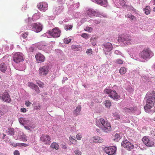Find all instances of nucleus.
Returning a JSON list of instances; mask_svg holds the SVG:
<instances>
[{
	"label": "nucleus",
	"mask_w": 155,
	"mask_h": 155,
	"mask_svg": "<svg viewBox=\"0 0 155 155\" xmlns=\"http://www.w3.org/2000/svg\"><path fill=\"white\" fill-rule=\"evenodd\" d=\"M146 97L147 98V104L144 107V108L146 112H148L151 110V109L155 101V91H150L148 92Z\"/></svg>",
	"instance_id": "obj_1"
},
{
	"label": "nucleus",
	"mask_w": 155,
	"mask_h": 155,
	"mask_svg": "<svg viewBox=\"0 0 155 155\" xmlns=\"http://www.w3.org/2000/svg\"><path fill=\"white\" fill-rule=\"evenodd\" d=\"M96 124L105 133H108L111 131L112 129L110 123L103 118H101L97 119Z\"/></svg>",
	"instance_id": "obj_2"
},
{
	"label": "nucleus",
	"mask_w": 155,
	"mask_h": 155,
	"mask_svg": "<svg viewBox=\"0 0 155 155\" xmlns=\"http://www.w3.org/2000/svg\"><path fill=\"white\" fill-rule=\"evenodd\" d=\"M154 55L153 52L149 48L143 49L140 53V58L145 60H148L151 58Z\"/></svg>",
	"instance_id": "obj_3"
},
{
	"label": "nucleus",
	"mask_w": 155,
	"mask_h": 155,
	"mask_svg": "<svg viewBox=\"0 0 155 155\" xmlns=\"http://www.w3.org/2000/svg\"><path fill=\"white\" fill-rule=\"evenodd\" d=\"M104 91L105 93L108 95V96L113 99L117 100L120 97V95L118 94L115 90H113L110 88H106Z\"/></svg>",
	"instance_id": "obj_4"
},
{
	"label": "nucleus",
	"mask_w": 155,
	"mask_h": 155,
	"mask_svg": "<svg viewBox=\"0 0 155 155\" xmlns=\"http://www.w3.org/2000/svg\"><path fill=\"white\" fill-rule=\"evenodd\" d=\"M119 40L123 43L125 45H130L132 42V40L130 37L124 35H121Z\"/></svg>",
	"instance_id": "obj_5"
},
{
	"label": "nucleus",
	"mask_w": 155,
	"mask_h": 155,
	"mask_svg": "<svg viewBox=\"0 0 155 155\" xmlns=\"http://www.w3.org/2000/svg\"><path fill=\"white\" fill-rule=\"evenodd\" d=\"M24 60L23 54L20 52L15 53L13 57V60L16 63L22 62Z\"/></svg>",
	"instance_id": "obj_6"
},
{
	"label": "nucleus",
	"mask_w": 155,
	"mask_h": 155,
	"mask_svg": "<svg viewBox=\"0 0 155 155\" xmlns=\"http://www.w3.org/2000/svg\"><path fill=\"white\" fill-rule=\"evenodd\" d=\"M49 67L48 65H45L40 67L39 70V73L41 76H45L48 72Z\"/></svg>",
	"instance_id": "obj_7"
},
{
	"label": "nucleus",
	"mask_w": 155,
	"mask_h": 155,
	"mask_svg": "<svg viewBox=\"0 0 155 155\" xmlns=\"http://www.w3.org/2000/svg\"><path fill=\"white\" fill-rule=\"evenodd\" d=\"M121 145L128 150L132 149L134 147V146L132 143L125 140L122 142Z\"/></svg>",
	"instance_id": "obj_8"
},
{
	"label": "nucleus",
	"mask_w": 155,
	"mask_h": 155,
	"mask_svg": "<svg viewBox=\"0 0 155 155\" xmlns=\"http://www.w3.org/2000/svg\"><path fill=\"white\" fill-rule=\"evenodd\" d=\"M116 150V147L115 146H112L105 147L104 150L105 153L108 155H112L115 153Z\"/></svg>",
	"instance_id": "obj_9"
},
{
	"label": "nucleus",
	"mask_w": 155,
	"mask_h": 155,
	"mask_svg": "<svg viewBox=\"0 0 155 155\" xmlns=\"http://www.w3.org/2000/svg\"><path fill=\"white\" fill-rule=\"evenodd\" d=\"M40 140L42 142L45 144H49L51 143V138L48 135H42L40 138Z\"/></svg>",
	"instance_id": "obj_10"
},
{
	"label": "nucleus",
	"mask_w": 155,
	"mask_h": 155,
	"mask_svg": "<svg viewBox=\"0 0 155 155\" xmlns=\"http://www.w3.org/2000/svg\"><path fill=\"white\" fill-rule=\"evenodd\" d=\"M32 30L36 32H39L41 31L42 25L39 23H34L31 24Z\"/></svg>",
	"instance_id": "obj_11"
},
{
	"label": "nucleus",
	"mask_w": 155,
	"mask_h": 155,
	"mask_svg": "<svg viewBox=\"0 0 155 155\" xmlns=\"http://www.w3.org/2000/svg\"><path fill=\"white\" fill-rule=\"evenodd\" d=\"M61 31L57 28H55L53 29L52 31H49V34L54 38L59 37L60 35Z\"/></svg>",
	"instance_id": "obj_12"
},
{
	"label": "nucleus",
	"mask_w": 155,
	"mask_h": 155,
	"mask_svg": "<svg viewBox=\"0 0 155 155\" xmlns=\"http://www.w3.org/2000/svg\"><path fill=\"white\" fill-rule=\"evenodd\" d=\"M103 50L106 55L107 53L111 51L113 48L112 45L110 43H107L103 45Z\"/></svg>",
	"instance_id": "obj_13"
},
{
	"label": "nucleus",
	"mask_w": 155,
	"mask_h": 155,
	"mask_svg": "<svg viewBox=\"0 0 155 155\" xmlns=\"http://www.w3.org/2000/svg\"><path fill=\"white\" fill-rule=\"evenodd\" d=\"M0 97L1 99L5 102L9 103L11 101L10 96L7 92H5L3 94H1Z\"/></svg>",
	"instance_id": "obj_14"
},
{
	"label": "nucleus",
	"mask_w": 155,
	"mask_h": 155,
	"mask_svg": "<svg viewBox=\"0 0 155 155\" xmlns=\"http://www.w3.org/2000/svg\"><path fill=\"white\" fill-rule=\"evenodd\" d=\"M142 141L148 147H151L154 145V142L150 140L146 137H144L142 139Z\"/></svg>",
	"instance_id": "obj_15"
},
{
	"label": "nucleus",
	"mask_w": 155,
	"mask_h": 155,
	"mask_svg": "<svg viewBox=\"0 0 155 155\" xmlns=\"http://www.w3.org/2000/svg\"><path fill=\"white\" fill-rule=\"evenodd\" d=\"M38 9L42 12H45L48 9V4L45 2L39 3L38 5Z\"/></svg>",
	"instance_id": "obj_16"
},
{
	"label": "nucleus",
	"mask_w": 155,
	"mask_h": 155,
	"mask_svg": "<svg viewBox=\"0 0 155 155\" xmlns=\"http://www.w3.org/2000/svg\"><path fill=\"white\" fill-rule=\"evenodd\" d=\"M28 85L30 88L34 90L36 93L38 94L40 92V91L38 86L33 83L29 82L28 83Z\"/></svg>",
	"instance_id": "obj_17"
},
{
	"label": "nucleus",
	"mask_w": 155,
	"mask_h": 155,
	"mask_svg": "<svg viewBox=\"0 0 155 155\" xmlns=\"http://www.w3.org/2000/svg\"><path fill=\"white\" fill-rule=\"evenodd\" d=\"M35 57L38 63L43 62L45 60L44 56L40 53L37 54L35 55Z\"/></svg>",
	"instance_id": "obj_18"
},
{
	"label": "nucleus",
	"mask_w": 155,
	"mask_h": 155,
	"mask_svg": "<svg viewBox=\"0 0 155 155\" xmlns=\"http://www.w3.org/2000/svg\"><path fill=\"white\" fill-rule=\"evenodd\" d=\"M93 2H96L97 4L105 7L107 5V0H91Z\"/></svg>",
	"instance_id": "obj_19"
},
{
	"label": "nucleus",
	"mask_w": 155,
	"mask_h": 155,
	"mask_svg": "<svg viewBox=\"0 0 155 155\" xmlns=\"http://www.w3.org/2000/svg\"><path fill=\"white\" fill-rule=\"evenodd\" d=\"M63 9V8L62 6H58L54 8H53V11L54 14L57 15L60 14L62 11Z\"/></svg>",
	"instance_id": "obj_20"
},
{
	"label": "nucleus",
	"mask_w": 155,
	"mask_h": 155,
	"mask_svg": "<svg viewBox=\"0 0 155 155\" xmlns=\"http://www.w3.org/2000/svg\"><path fill=\"white\" fill-rule=\"evenodd\" d=\"M8 64L3 62L0 64V70L3 72H5L7 69Z\"/></svg>",
	"instance_id": "obj_21"
},
{
	"label": "nucleus",
	"mask_w": 155,
	"mask_h": 155,
	"mask_svg": "<svg viewBox=\"0 0 155 155\" xmlns=\"http://www.w3.org/2000/svg\"><path fill=\"white\" fill-rule=\"evenodd\" d=\"M92 140L95 143H102L103 141V140L101 138L97 136L94 137Z\"/></svg>",
	"instance_id": "obj_22"
},
{
	"label": "nucleus",
	"mask_w": 155,
	"mask_h": 155,
	"mask_svg": "<svg viewBox=\"0 0 155 155\" xmlns=\"http://www.w3.org/2000/svg\"><path fill=\"white\" fill-rule=\"evenodd\" d=\"M96 12L94 10L91 9H88L86 13V15L88 17H91V16L95 15Z\"/></svg>",
	"instance_id": "obj_23"
},
{
	"label": "nucleus",
	"mask_w": 155,
	"mask_h": 155,
	"mask_svg": "<svg viewBox=\"0 0 155 155\" xmlns=\"http://www.w3.org/2000/svg\"><path fill=\"white\" fill-rule=\"evenodd\" d=\"M19 122L22 124H27L29 122L28 120L23 118H20L19 119Z\"/></svg>",
	"instance_id": "obj_24"
},
{
	"label": "nucleus",
	"mask_w": 155,
	"mask_h": 155,
	"mask_svg": "<svg viewBox=\"0 0 155 155\" xmlns=\"http://www.w3.org/2000/svg\"><path fill=\"white\" fill-rule=\"evenodd\" d=\"M137 110V108L136 107L130 108H125L124 110L126 112L130 113L133 112Z\"/></svg>",
	"instance_id": "obj_25"
},
{
	"label": "nucleus",
	"mask_w": 155,
	"mask_h": 155,
	"mask_svg": "<svg viewBox=\"0 0 155 155\" xmlns=\"http://www.w3.org/2000/svg\"><path fill=\"white\" fill-rule=\"evenodd\" d=\"M10 58H8V55H6L4 56L0 60V62H5V63L8 64Z\"/></svg>",
	"instance_id": "obj_26"
},
{
	"label": "nucleus",
	"mask_w": 155,
	"mask_h": 155,
	"mask_svg": "<svg viewBox=\"0 0 155 155\" xmlns=\"http://www.w3.org/2000/svg\"><path fill=\"white\" fill-rule=\"evenodd\" d=\"M81 106H78L74 112V114L76 116L79 114L81 111Z\"/></svg>",
	"instance_id": "obj_27"
},
{
	"label": "nucleus",
	"mask_w": 155,
	"mask_h": 155,
	"mask_svg": "<svg viewBox=\"0 0 155 155\" xmlns=\"http://www.w3.org/2000/svg\"><path fill=\"white\" fill-rule=\"evenodd\" d=\"M15 133L14 129L11 128H8V130L7 131V134L8 135H13Z\"/></svg>",
	"instance_id": "obj_28"
},
{
	"label": "nucleus",
	"mask_w": 155,
	"mask_h": 155,
	"mask_svg": "<svg viewBox=\"0 0 155 155\" xmlns=\"http://www.w3.org/2000/svg\"><path fill=\"white\" fill-rule=\"evenodd\" d=\"M52 148L58 150L59 149V147L58 144L56 143H53L51 144Z\"/></svg>",
	"instance_id": "obj_29"
},
{
	"label": "nucleus",
	"mask_w": 155,
	"mask_h": 155,
	"mask_svg": "<svg viewBox=\"0 0 155 155\" xmlns=\"http://www.w3.org/2000/svg\"><path fill=\"white\" fill-rule=\"evenodd\" d=\"M114 140L117 141H118L121 138L120 136V134H116L114 136Z\"/></svg>",
	"instance_id": "obj_30"
},
{
	"label": "nucleus",
	"mask_w": 155,
	"mask_h": 155,
	"mask_svg": "<svg viewBox=\"0 0 155 155\" xmlns=\"http://www.w3.org/2000/svg\"><path fill=\"white\" fill-rule=\"evenodd\" d=\"M80 46L78 45H73L71 46V48L75 51H78L80 48Z\"/></svg>",
	"instance_id": "obj_31"
},
{
	"label": "nucleus",
	"mask_w": 155,
	"mask_h": 155,
	"mask_svg": "<svg viewBox=\"0 0 155 155\" xmlns=\"http://www.w3.org/2000/svg\"><path fill=\"white\" fill-rule=\"evenodd\" d=\"M105 105L107 108H109L111 106V103L109 100H106L104 102Z\"/></svg>",
	"instance_id": "obj_32"
},
{
	"label": "nucleus",
	"mask_w": 155,
	"mask_h": 155,
	"mask_svg": "<svg viewBox=\"0 0 155 155\" xmlns=\"http://www.w3.org/2000/svg\"><path fill=\"white\" fill-rule=\"evenodd\" d=\"M144 13L146 15H148L150 13V7L149 6H147L145 8L143 9Z\"/></svg>",
	"instance_id": "obj_33"
},
{
	"label": "nucleus",
	"mask_w": 155,
	"mask_h": 155,
	"mask_svg": "<svg viewBox=\"0 0 155 155\" xmlns=\"http://www.w3.org/2000/svg\"><path fill=\"white\" fill-rule=\"evenodd\" d=\"M126 17L129 18L131 20H134L135 19V17L133 15H132L130 13H129L126 15Z\"/></svg>",
	"instance_id": "obj_34"
},
{
	"label": "nucleus",
	"mask_w": 155,
	"mask_h": 155,
	"mask_svg": "<svg viewBox=\"0 0 155 155\" xmlns=\"http://www.w3.org/2000/svg\"><path fill=\"white\" fill-rule=\"evenodd\" d=\"M127 71L126 69L124 67H122L119 70V72L121 74H125Z\"/></svg>",
	"instance_id": "obj_35"
},
{
	"label": "nucleus",
	"mask_w": 155,
	"mask_h": 155,
	"mask_svg": "<svg viewBox=\"0 0 155 155\" xmlns=\"http://www.w3.org/2000/svg\"><path fill=\"white\" fill-rule=\"evenodd\" d=\"M36 84L38 85L40 87L42 88L43 87L44 84L43 82L39 80L36 81Z\"/></svg>",
	"instance_id": "obj_36"
},
{
	"label": "nucleus",
	"mask_w": 155,
	"mask_h": 155,
	"mask_svg": "<svg viewBox=\"0 0 155 155\" xmlns=\"http://www.w3.org/2000/svg\"><path fill=\"white\" fill-rule=\"evenodd\" d=\"M117 4L118 7L120 6H123L125 4V0L122 1L120 2H118Z\"/></svg>",
	"instance_id": "obj_37"
},
{
	"label": "nucleus",
	"mask_w": 155,
	"mask_h": 155,
	"mask_svg": "<svg viewBox=\"0 0 155 155\" xmlns=\"http://www.w3.org/2000/svg\"><path fill=\"white\" fill-rule=\"evenodd\" d=\"M33 17L36 18V19H38L40 18V14L39 12L37 14H35L33 15Z\"/></svg>",
	"instance_id": "obj_38"
},
{
	"label": "nucleus",
	"mask_w": 155,
	"mask_h": 155,
	"mask_svg": "<svg viewBox=\"0 0 155 155\" xmlns=\"http://www.w3.org/2000/svg\"><path fill=\"white\" fill-rule=\"evenodd\" d=\"M74 153L76 155H81L82 154L81 152L78 148L75 150Z\"/></svg>",
	"instance_id": "obj_39"
},
{
	"label": "nucleus",
	"mask_w": 155,
	"mask_h": 155,
	"mask_svg": "<svg viewBox=\"0 0 155 155\" xmlns=\"http://www.w3.org/2000/svg\"><path fill=\"white\" fill-rule=\"evenodd\" d=\"M20 139H22L24 142L26 141V136L25 135H21L20 137Z\"/></svg>",
	"instance_id": "obj_40"
},
{
	"label": "nucleus",
	"mask_w": 155,
	"mask_h": 155,
	"mask_svg": "<svg viewBox=\"0 0 155 155\" xmlns=\"http://www.w3.org/2000/svg\"><path fill=\"white\" fill-rule=\"evenodd\" d=\"M72 6L73 7V9H75L78 8L79 6V3H77L75 4H74L73 5H72Z\"/></svg>",
	"instance_id": "obj_41"
},
{
	"label": "nucleus",
	"mask_w": 155,
	"mask_h": 155,
	"mask_svg": "<svg viewBox=\"0 0 155 155\" xmlns=\"http://www.w3.org/2000/svg\"><path fill=\"white\" fill-rule=\"evenodd\" d=\"M72 25H66L65 27V29L66 30H70L72 28Z\"/></svg>",
	"instance_id": "obj_42"
},
{
	"label": "nucleus",
	"mask_w": 155,
	"mask_h": 155,
	"mask_svg": "<svg viewBox=\"0 0 155 155\" xmlns=\"http://www.w3.org/2000/svg\"><path fill=\"white\" fill-rule=\"evenodd\" d=\"M28 35V32H26L23 33L21 35V37L24 38H26L27 37V36Z\"/></svg>",
	"instance_id": "obj_43"
},
{
	"label": "nucleus",
	"mask_w": 155,
	"mask_h": 155,
	"mask_svg": "<svg viewBox=\"0 0 155 155\" xmlns=\"http://www.w3.org/2000/svg\"><path fill=\"white\" fill-rule=\"evenodd\" d=\"M85 30L86 31L91 32L92 31L93 28L91 27H87L85 29Z\"/></svg>",
	"instance_id": "obj_44"
},
{
	"label": "nucleus",
	"mask_w": 155,
	"mask_h": 155,
	"mask_svg": "<svg viewBox=\"0 0 155 155\" xmlns=\"http://www.w3.org/2000/svg\"><path fill=\"white\" fill-rule=\"evenodd\" d=\"M71 39L64 38V42L65 44H68L71 42Z\"/></svg>",
	"instance_id": "obj_45"
},
{
	"label": "nucleus",
	"mask_w": 155,
	"mask_h": 155,
	"mask_svg": "<svg viewBox=\"0 0 155 155\" xmlns=\"http://www.w3.org/2000/svg\"><path fill=\"white\" fill-rule=\"evenodd\" d=\"M18 146L19 147L24 146L26 147L28 146V145L26 143H18Z\"/></svg>",
	"instance_id": "obj_46"
},
{
	"label": "nucleus",
	"mask_w": 155,
	"mask_h": 155,
	"mask_svg": "<svg viewBox=\"0 0 155 155\" xmlns=\"http://www.w3.org/2000/svg\"><path fill=\"white\" fill-rule=\"evenodd\" d=\"M95 38H92L91 39V41H92V45L94 46L96 44V42L95 41H94L95 40Z\"/></svg>",
	"instance_id": "obj_47"
},
{
	"label": "nucleus",
	"mask_w": 155,
	"mask_h": 155,
	"mask_svg": "<svg viewBox=\"0 0 155 155\" xmlns=\"http://www.w3.org/2000/svg\"><path fill=\"white\" fill-rule=\"evenodd\" d=\"M114 117L115 118V119L118 120L120 118L119 115L117 114H114Z\"/></svg>",
	"instance_id": "obj_48"
},
{
	"label": "nucleus",
	"mask_w": 155,
	"mask_h": 155,
	"mask_svg": "<svg viewBox=\"0 0 155 155\" xmlns=\"http://www.w3.org/2000/svg\"><path fill=\"white\" fill-rule=\"evenodd\" d=\"M92 50L91 49H87L86 51V53L87 54L91 55V54Z\"/></svg>",
	"instance_id": "obj_49"
},
{
	"label": "nucleus",
	"mask_w": 155,
	"mask_h": 155,
	"mask_svg": "<svg viewBox=\"0 0 155 155\" xmlns=\"http://www.w3.org/2000/svg\"><path fill=\"white\" fill-rule=\"evenodd\" d=\"M117 62L118 64H122L123 63V61L122 60L119 59H118L117 60Z\"/></svg>",
	"instance_id": "obj_50"
},
{
	"label": "nucleus",
	"mask_w": 155,
	"mask_h": 155,
	"mask_svg": "<svg viewBox=\"0 0 155 155\" xmlns=\"http://www.w3.org/2000/svg\"><path fill=\"white\" fill-rule=\"evenodd\" d=\"M101 20L100 19L94 20V22L96 24H99L101 22Z\"/></svg>",
	"instance_id": "obj_51"
},
{
	"label": "nucleus",
	"mask_w": 155,
	"mask_h": 155,
	"mask_svg": "<svg viewBox=\"0 0 155 155\" xmlns=\"http://www.w3.org/2000/svg\"><path fill=\"white\" fill-rule=\"evenodd\" d=\"M81 36L85 38H88L87 34L86 33H83L81 35Z\"/></svg>",
	"instance_id": "obj_52"
},
{
	"label": "nucleus",
	"mask_w": 155,
	"mask_h": 155,
	"mask_svg": "<svg viewBox=\"0 0 155 155\" xmlns=\"http://www.w3.org/2000/svg\"><path fill=\"white\" fill-rule=\"evenodd\" d=\"M76 137L77 140H81L82 137L81 135L77 134L76 135Z\"/></svg>",
	"instance_id": "obj_53"
},
{
	"label": "nucleus",
	"mask_w": 155,
	"mask_h": 155,
	"mask_svg": "<svg viewBox=\"0 0 155 155\" xmlns=\"http://www.w3.org/2000/svg\"><path fill=\"white\" fill-rule=\"evenodd\" d=\"M14 155H20L19 151L17 150H15L14 151Z\"/></svg>",
	"instance_id": "obj_54"
},
{
	"label": "nucleus",
	"mask_w": 155,
	"mask_h": 155,
	"mask_svg": "<svg viewBox=\"0 0 155 155\" xmlns=\"http://www.w3.org/2000/svg\"><path fill=\"white\" fill-rule=\"evenodd\" d=\"M114 53L116 54H119L120 55H121V53L118 50H116L114 52Z\"/></svg>",
	"instance_id": "obj_55"
},
{
	"label": "nucleus",
	"mask_w": 155,
	"mask_h": 155,
	"mask_svg": "<svg viewBox=\"0 0 155 155\" xmlns=\"http://www.w3.org/2000/svg\"><path fill=\"white\" fill-rule=\"evenodd\" d=\"M25 104L27 107H29L31 104V103L29 101H28L25 102Z\"/></svg>",
	"instance_id": "obj_56"
},
{
	"label": "nucleus",
	"mask_w": 155,
	"mask_h": 155,
	"mask_svg": "<svg viewBox=\"0 0 155 155\" xmlns=\"http://www.w3.org/2000/svg\"><path fill=\"white\" fill-rule=\"evenodd\" d=\"M21 112H24V113L26 111V109L25 108H21Z\"/></svg>",
	"instance_id": "obj_57"
},
{
	"label": "nucleus",
	"mask_w": 155,
	"mask_h": 155,
	"mask_svg": "<svg viewBox=\"0 0 155 155\" xmlns=\"http://www.w3.org/2000/svg\"><path fill=\"white\" fill-rule=\"evenodd\" d=\"M68 79V78L67 77H64L62 80L63 83L64 82L66 81Z\"/></svg>",
	"instance_id": "obj_58"
},
{
	"label": "nucleus",
	"mask_w": 155,
	"mask_h": 155,
	"mask_svg": "<svg viewBox=\"0 0 155 155\" xmlns=\"http://www.w3.org/2000/svg\"><path fill=\"white\" fill-rule=\"evenodd\" d=\"M4 114L3 112L0 110V117L2 116Z\"/></svg>",
	"instance_id": "obj_59"
},
{
	"label": "nucleus",
	"mask_w": 155,
	"mask_h": 155,
	"mask_svg": "<svg viewBox=\"0 0 155 155\" xmlns=\"http://www.w3.org/2000/svg\"><path fill=\"white\" fill-rule=\"evenodd\" d=\"M86 21V18H83V19H82L81 20V23H84Z\"/></svg>",
	"instance_id": "obj_60"
},
{
	"label": "nucleus",
	"mask_w": 155,
	"mask_h": 155,
	"mask_svg": "<svg viewBox=\"0 0 155 155\" xmlns=\"http://www.w3.org/2000/svg\"><path fill=\"white\" fill-rule=\"evenodd\" d=\"M25 128L28 130H29L30 129V127L28 126H24Z\"/></svg>",
	"instance_id": "obj_61"
},
{
	"label": "nucleus",
	"mask_w": 155,
	"mask_h": 155,
	"mask_svg": "<svg viewBox=\"0 0 155 155\" xmlns=\"http://www.w3.org/2000/svg\"><path fill=\"white\" fill-rule=\"evenodd\" d=\"M62 148L64 149H66L67 148V147L65 145H63Z\"/></svg>",
	"instance_id": "obj_62"
},
{
	"label": "nucleus",
	"mask_w": 155,
	"mask_h": 155,
	"mask_svg": "<svg viewBox=\"0 0 155 155\" xmlns=\"http://www.w3.org/2000/svg\"><path fill=\"white\" fill-rule=\"evenodd\" d=\"M69 139H70V141H71V140H74L73 138L72 137H69Z\"/></svg>",
	"instance_id": "obj_63"
},
{
	"label": "nucleus",
	"mask_w": 155,
	"mask_h": 155,
	"mask_svg": "<svg viewBox=\"0 0 155 155\" xmlns=\"http://www.w3.org/2000/svg\"><path fill=\"white\" fill-rule=\"evenodd\" d=\"M18 143H16V144H14V147H17V146H18Z\"/></svg>",
	"instance_id": "obj_64"
}]
</instances>
